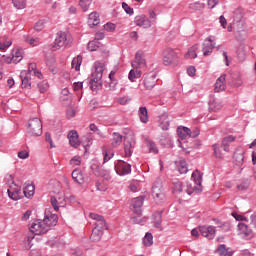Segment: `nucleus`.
<instances>
[{
	"label": "nucleus",
	"instance_id": "nucleus-1",
	"mask_svg": "<svg viewBox=\"0 0 256 256\" xmlns=\"http://www.w3.org/2000/svg\"><path fill=\"white\" fill-rule=\"evenodd\" d=\"M194 185L191 182H183L179 179H174L172 182V193L174 195H183V193H187V195H193L195 191L201 192V184L203 183V176H201V172L199 170H195L191 176Z\"/></svg>",
	"mask_w": 256,
	"mask_h": 256
},
{
	"label": "nucleus",
	"instance_id": "nucleus-2",
	"mask_svg": "<svg viewBox=\"0 0 256 256\" xmlns=\"http://www.w3.org/2000/svg\"><path fill=\"white\" fill-rule=\"evenodd\" d=\"M103 71H105V64L99 61L95 62L94 71L92 72V77L90 79V89H92V91L101 89V79H103Z\"/></svg>",
	"mask_w": 256,
	"mask_h": 256
},
{
	"label": "nucleus",
	"instance_id": "nucleus-3",
	"mask_svg": "<svg viewBox=\"0 0 256 256\" xmlns=\"http://www.w3.org/2000/svg\"><path fill=\"white\" fill-rule=\"evenodd\" d=\"M27 134L30 137H41L43 135V123L39 118H32L28 121Z\"/></svg>",
	"mask_w": 256,
	"mask_h": 256
},
{
	"label": "nucleus",
	"instance_id": "nucleus-4",
	"mask_svg": "<svg viewBox=\"0 0 256 256\" xmlns=\"http://www.w3.org/2000/svg\"><path fill=\"white\" fill-rule=\"evenodd\" d=\"M8 181H10L9 189H8V196L12 201H19L23 197V192H21V186L15 184V179L13 175H8L6 177Z\"/></svg>",
	"mask_w": 256,
	"mask_h": 256
},
{
	"label": "nucleus",
	"instance_id": "nucleus-5",
	"mask_svg": "<svg viewBox=\"0 0 256 256\" xmlns=\"http://www.w3.org/2000/svg\"><path fill=\"white\" fill-rule=\"evenodd\" d=\"M163 64L166 66L172 65L173 67L179 65V56L177 55L175 50L171 48H167L164 50Z\"/></svg>",
	"mask_w": 256,
	"mask_h": 256
},
{
	"label": "nucleus",
	"instance_id": "nucleus-6",
	"mask_svg": "<svg viewBox=\"0 0 256 256\" xmlns=\"http://www.w3.org/2000/svg\"><path fill=\"white\" fill-rule=\"evenodd\" d=\"M71 43V37L67 33L60 31L56 34L53 48L54 50L61 49V47H67Z\"/></svg>",
	"mask_w": 256,
	"mask_h": 256
},
{
	"label": "nucleus",
	"instance_id": "nucleus-7",
	"mask_svg": "<svg viewBox=\"0 0 256 256\" xmlns=\"http://www.w3.org/2000/svg\"><path fill=\"white\" fill-rule=\"evenodd\" d=\"M31 233L34 235H43L49 231V225H47L44 220H35L30 226Z\"/></svg>",
	"mask_w": 256,
	"mask_h": 256
},
{
	"label": "nucleus",
	"instance_id": "nucleus-8",
	"mask_svg": "<svg viewBox=\"0 0 256 256\" xmlns=\"http://www.w3.org/2000/svg\"><path fill=\"white\" fill-rule=\"evenodd\" d=\"M152 196L156 203H161L165 199V191L163 190V184L161 181H156L152 187Z\"/></svg>",
	"mask_w": 256,
	"mask_h": 256
},
{
	"label": "nucleus",
	"instance_id": "nucleus-9",
	"mask_svg": "<svg viewBox=\"0 0 256 256\" xmlns=\"http://www.w3.org/2000/svg\"><path fill=\"white\" fill-rule=\"evenodd\" d=\"M215 36L207 37L202 44V53L204 57H209L211 53H213V49H215Z\"/></svg>",
	"mask_w": 256,
	"mask_h": 256
},
{
	"label": "nucleus",
	"instance_id": "nucleus-10",
	"mask_svg": "<svg viewBox=\"0 0 256 256\" xmlns=\"http://www.w3.org/2000/svg\"><path fill=\"white\" fill-rule=\"evenodd\" d=\"M114 169H115L117 175H120V176L129 175V173H131V164H129L123 160H118L115 163Z\"/></svg>",
	"mask_w": 256,
	"mask_h": 256
},
{
	"label": "nucleus",
	"instance_id": "nucleus-11",
	"mask_svg": "<svg viewBox=\"0 0 256 256\" xmlns=\"http://www.w3.org/2000/svg\"><path fill=\"white\" fill-rule=\"evenodd\" d=\"M89 217L90 219H92V221H94V229H98L100 231H105V229H107V222H105V218H103V216L98 215L96 213H90Z\"/></svg>",
	"mask_w": 256,
	"mask_h": 256
},
{
	"label": "nucleus",
	"instance_id": "nucleus-12",
	"mask_svg": "<svg viewBox=\"0 0 256 256\" xmlns=\"http://www.w3.org/2000/svg\"><path fill=\"white\" fill-rule=\"evenodd\" d=\"M133 69H145L147 67V61L145 60V54L143 52H137L135 59L131 63Z\"/></svg>",
	"mask_w": 256,
	"mask_h": 256
},
{
	"label": "nucleus",
	"instance_id": "nucleus-13",
	"mask_svg": "<svg viewBox=\"0 0 256 256\" xmlns=\"http://www.w3.org/2000/svg\"><path fill=\"white\" fill-rule=\"evenodd\" d=\"M143 201V197H136L132 199L131 202V210L133 211V213H135V215H138V217H141V215H143V210L141 209V207H143Z\"/></svg>",
	"mask_w": 256,
	"mask_h": 256
},
{
	"label": "nucleus",
	"instance_id": "nucleus-14",
	"mask_svg": "<svg viewBox=\"0 0 256 256\" xmlns=\"http://www.w3.org/2000/svg\"><path fill=\"white\" fill-rule=\"evenodd\" d=\"M50 202L55 211H59V205H65V193L60 192L57 196H52Z\"/></svg>",
	"mask_w": 256,
	"mask_h": 256
},
{
	"label": "nucleus",
	"instance_id": "nucleus-15",
	"mask_svg": "<svg viewBox=\"0 0 256 256\" xmlns=\"http://www.w3.org/2000/svg\"><path fill=\"white\" fill-rule=\"evenodd\" d=\"M199 231L202 237H206V239H215V226H201Z\"/></svg>",
	"mask_w": 256,
	"mask_h": 256
},
{
	"label": "nucleus",
	"instance_id": "nucleus-16",
	"mask_svg": "<svg viewBox=\"0 0 256 256\" xmlns=\"http://www.w3.org/2000/svg\"><path fill=\"white\" fill-rule=\"evenodd\" d=\"M134 23L138 27H143V29H149L151 27V20L145 15H138L134 18Z\"/></svg>",
	"mask_w": 256,
	"mask_h": 256
},
{
	"label": "nucleus",
	"instance_id": "nucleus-17",
	"mask_svg": "<svg viewBox=\"0 0 256 256\" xmlns=\"http://www.w3.org/2000/svg\"><path fill=\"white\" fill-rule=\"evenodd\" d=\"M20 61H23V50L16 48L12 50V57L7 58V63H20Z\"/></svg>",
	"mask_w": 256,
	"mask_h": 256
},
{
	"label": "nucleus",
	"instance_id": "nucleus-18",
	"mask_svg": "<svg viewBox=\"0 0 256 256\" xmlns=\"http://www.w3.org/2000/svg\"><path fill=\"white\" fill-rule=\"evenodd\" d=\"M157 85V75L155 74H148L144 79V87L148 91H151L153 87Z\"/></svg>",
	"mask_w": 256,
	"mask_h": 256
},
{
	"label": "nucleus",
	"instance_id": "nucleus-19",
	"mask_svg": "<svg viewBox=\"0 0 256 256\" xmlns=\"http://www.w3.org/2000/svg\"><path fill=\"white\" fill-rule=\"evenodd\" d=\"M68 139L71 147H74L75 149L81 145V142H79V134L76 130H72L68 133Z\"/></svg>",
	"mask_w": 256,
	"mask_h": 256
},
{
	"label": "nucleus",
	"instance_id": "nucleus-20",
	"mask_svg": "<svg viewBox=\"0 0 256 256\" xmlns=\"http://www.w3.org/2000/svg\"><path fill=\"white\" fill-rule=\"evenodd\" d=\"M20 78L22 81V88L29 89L31 87V73H27V70L20 72Z\"/></svg>",
	"mask_w": 256,
	"mask_h": 256
},
{
	"label": "nucleus",
	"instance_id": "nucleus-21",
	"mask_svg": "<svg viewBox=\"0 0 256 256\" xmlns=\"http://www.w3.org/2000/svg\"><path fill=\"white\" fill-rule=\"evenodd\" d=\"M43 221L48 225V229H51V227H55V225H57L59 217H57L56 214L48 213L45 215Z\"/></svg>",
	"mask_w": 256,
	"mask_h": 256
},
{
	"label": "nucleus",
	"instance_id": "nucleus-22",
	"mask_svg": "<svg viewBox=\"0 0 256 256\" xmlns=\"http://www.w3.org/2000/svg\"><path fill=\"white\" fill-rule=\"evenodd\" d=\"M238 235H242L243 237H250L253 235V230L249 229V226L243 222H239L238 225Z\"/></svg>",
	"mask_w": 256,
	"mask_h": 256
},
{
	"label": "nucleus",
	"instance_id": "nucleus-23",
	"mask_svg": "<svg viewBox=\"0 0 256 256\" xmlns=\"http://www.w3.org/2000/svg\"><path fill=\"white\" fill-rule=\"evenodd\" d=\"M221 109H223V104L215 100V98L208 102V110L210 111V113H217L221 111Z\"/></svg>",
	"mask_w": 256,
	"mask_h": 256
},
{
	"label": "nucleus",
	"instance_id": "nucleus-24",
	"mask_svg": "<svg viewBox=\"0 0 256 256\" xmlns=\"http://www.w3.org/2000/svg\"><path fill=\"white\" fill-rule=\"evenodd\" d=\"M225 74H222L219 78H217L216 82H215V87H214V91L215 93H221V91H225Z\"/></svg>",
	"mask_w": 256,
	"mask_h": 256
},
{
	"label": "nucleus",
	"instance_id": "nucleus-25",
	"mask_svg": "<svg viewBox=\"0 0 256 256\" xmlns=\"http://www.w3.org/2000/svg\"><path fill=\"white\" fill-rule=\"evenodd\" d=\"M135 147V141L133 140V138H131L130 140H126L124 143V153H125V157H131V155H133V149Z\"/></svg>",
	"mask_w": 256,
	"mask_h": 256
},
{
	"label": "nucleus",
	"instance_id": "nucleus-26",
	"mask_svg": "<svg viewBox=\"0 0 256 256\" xmlns=\"http://www.w3.org/2000/svg\"><path fill=\"white\" fill-rule=\"evenodd\" d=\"M101 23V20L99 19V13L92 12L88 16V25L89 27H95L96 25H99Z\"/></svg>",
	"mask_w": 256,
	"mask_h": 256
},
{
	"label": "nucleus",
	"instance_id": "nucleus-27",
	"mask_svg": "<svg viewBox=\"0 0 256 256\" xmlns=\"http://www.w3.org/2000/svg\"><path fill=\"white\" fill-rule=\"evenodd\" d=\"M138 117L141 123H149V113L147 112V107H140L138 111Z\"/></svg>",
	"mask_w": 256,
	"mask_h": 256
},
{
	"label": "nucleus",
	"instance_id": "nucleus-28",
	"mask_svg": "<svg viewBox=\"0 0 256 256\" xmlns=\"http://www.w3.org/2000/svg\"><path fill=\"white\" fill-rule=\"evenodd\" d=\"M177 134L180 139H187V137H189V135L191 134V129L185 126H179L177 128Z\"/></svg>",
	"mask_w": 256,
	"mask_h": 256
},
{
	"label": "nucleus",
	"instance_id": "nucleus-29",
	"mask_svg": "<svg viewBox=\"0 0 256 256\" xmlns=\"http://www.w3.org/2000/svg\"><path fill=\"white\" fill-rule=\"evenodd\" d=\"M197 51H199V45L195 44L189 48L188 52L184 55L185 59H197Z\"/></svg>",
	"mask_w": 256,
	"mask_h": 256
},
{
	"label": "nucleus",
	"instance_id": "nucleus-30",
	"mask_svg": "<svg viewBox=\"0 0 256 256\" xmlns=\"http://www.w3.org/2000/svg\"><path fill=\"white\" fill-rule=\"evenodd\" d=\"M162 215H163V212H155L153 214L154 227H156V229H160V231H163V228L161 227Z\"/></svg>",
	"mask_w": 256,
	"mask_h": 256
},
{
	"label": "nucleus",
	"instance_id": "nucleus-31",
	"mask_svg": "<svg viewBox=\"0 0 256 256\" xmlns=\"http://www.w3.org/2000/svg\"><path fill=\"white\" fill-rule=\"evenodd\" d=\"M142 71L141 69L137 68H133L132 70H130L129 74H128V79L132 82H135L136 79H141V75H142Z\"/></svg>",
	"mask_w": 256,
	"mask_h": 256
},
{
	"label": "nucleus",
	"instance_id": "nucleus-32",
	"mask_svg": "<svg viewBox=\"0 0 256 256\" xmlns=\"http://www.w3.org/2000/svg\"><path fill=\"white\" fill-rule=\"evenodd\" d=\"M123 143V136L117 132L112 134V147H119V145Z\"/></svg>",
	"mask_w": 256,
	"mask_h": 256
},
{
	"label": "nucleus",
	"instance_id": "nucleus-33",
	"mask_svg": "<svg viewBox=\"0 0 256 256\" xmlns=\"http://www.w3.org/2000/svg\"><path fill=\"white\" fill-rule=\"evenodd\" d=\"M101 237H103V230L94 228L90 236L91 241H94L95 243H97V241H101Z\"/></svg>",
	"mask_w": 256,
	"mask_h": 256
},
{
	"label": "nucleus",
	"instance_id": "nucleus-34",
	"mask_svg": "<svg viewBox=\"0 0 256 256\" xmlns=\"http://www.w3.org/2000/svg\"><path fill=\"white\" fill-rule=\"evenodd\" d=\"M233 141H235V136H233V135L227 136L222 140V147H223L224 151H226L228 153L229 145H231V143H233Z\"/></svg>",
	"mask_w": 256,
	"mask_h": 256
},
{
	"label": "nucleus",
	"instance_id": "nucleus-35",
	"mask_svg": "<svg viewBox=\"0 0 256 256\" xmlns=\"http://www.w3.org/2000/svg\"><path fill=\"white\" fill-rule=\"evenodd\" d=\"M72 179H73V181H75V183H78V185H82V183H83V174H81V171L79 169L73 170Z\"/></svg>",
	"mask_w": 256,
	"mask_h": 256
},
{
	"label": "nucleus",
	"instance_id": "nucleus-36",
	"mask_svg": "<svg viewBox=\"0 0 256 256\" xmlns=\"http://www.w3.org/2000/svg\"><path fill=\"white\" fill-rule=\"evenodd\" d=\"M81 63H83V57L81 55H78L77 57L73 58L71 63L72 69H75V71H80Z\"/></svg>",
	"mask_w": 256,
	"mask_h": 256
},
{
	"label": "nucleus",
	"instance_id": "nucleus-37",
	"mask_svg": "<svg viewBox=\"0 0 256 256\" xmlns=\"http://www.w3.org/2000/svg\"><path fill=\"white\" fill-rule=\"evenodd\" d=\"M11 45H13V42L11 40H7V37L4 36L0 39V51H7Z\"/></svg>",
	"mask_w": 256,
	"mask_h": 256
},
{
	"label": "nucleus",
	"instance_id": "nucleus-38",
	"mask_svg": "<svg viewBox=\"0 0 256 256\" xmlns=\"http://www.w3.org/2000/svg\"><path fill=\"white\" fill-rule=\"evenodd\" d=\"M146 147L149 149V153H154L157 155L159 153V148H157V144L152 140H146Z\"/></svg>",
	"mask_w": 256,
	"mask_h": 256
},
{
	"label": "nucleus",
	"instance_id": "nucleus-39",
	"mask_svg": "<svg viewBox=\"0 0 256 256\" xmlns=\"http://www.w3.org/2000/svg\"><path fill=\"white\" fill-rule=\"evenodd\" d=\"M189 9L192 11H203V9H205V3H201L199 1L193 2L189 5Z\"/></svg>",
	"mask_w": 256,
	"mask_h": 256
},
{
	"label": "nucleus",
	"instance_id": "nucleus-40",
	"mask_svg": "<svg viewBox=\"0 0 256 256\" xmlns=\"http://www.w3.org/2000/svg\"><path fill=\"white\" fill-rule=\"evenodd\" d=\"M23 193L25 197H27V199H29L30 197H33V195H35V186L28 185L24 187Z\"/></svg>",
	"mask_w": 256,
	"mask_h": 256
},
{
	"label": "nucleus",
	"instance_id": "nucleus-41",
	"mask_svg": "<svg viewBox=\"0 0 256 256\" xmlns=\"http://www.w3.org/2000/svg\"><path fill=\"white\" fill-rule=\"evenodd\" d=\"M143 244L145 247H151L153 245V234L147 232L143 238Z\"/></svg>",
	"mask_w": 256,
	"mask_h": 256
},
{
	"label": "nucleus",
	"instance_id": "nucleus-42",
	"mask_svg": "<svg viewBox=\"0 0 256 256\" xmlns=\"http://www.w3.org/2000/svg\"><path fill=\"white\" fill-rule=\"evenodd\" d=\"M178 171L181 175H185L189 171V167L187 166V162L185 160H180Z\"/></svg>",
	"mask_w": 256,
	"mask_h": 256
},
{
	"label": "nucleus",
	"instance_id": "nucleus-43",
	"mask_svg": "<svg viewBox=\"0 0 256 256\" xmlns=\"http://www.w3.org/2000/svg\"><path fill=\"white\" fill-rule=\"evenodd\" d=\"M15 9H25L27 7V0H12Z\"/></svg>",
	"mask_w": 256,
	"mask_h": 256
},
{
	"label": "nucleus",
	"instance_id": "nucleus-44",
	"mask_svg": "<svg viewBox=\"0 0 256 256\" xmlns=\"http://www.w3.org/2000/svg\"><path fill=\"white\" fill-rule=\"evenodd\" d=\"M169 118L167 116H162L161 117V123H160V127L162 131H168L169 130Z\"/></svg>",
	"mask_w": 256,
	"mask_h": 256
},
{
	"label": "nucleus",
	"instance_id": "nucleus-45",
	"mask_svg": "<svg viewBox=\"0 0 256 256\" xmlns=\"http://www.w3.org/2000/svg\"><path fill=\"white\" fill-rule=\"evenodd\" d=\"M101 47V43L97 40H92L88 43V50L97 51Z\"/></svg>",
	"mask_w": 256,
	"mask_h": 256
},
{
	"label": "nucleus",
	"instance_id": "nucleus-46",
	"mask_svg": "<svg viewBox=\"0 0 256 256\" xmlns=\"http://www.w3.org/2000/svg\"><path fill=\"white\" fill-rule=\"evenodd\" d=\"M234 161H235L236 165H238V167H240V165H243V161H245V156L243 155V153H235Z\"/></svg>",
	"mask_w": 256,
	"mask_h": 256
},
{
	"label": "nucleus",
	"instance_id": "nucleus-47",
	"mask_svg": "<svg viewBox=\"0 0 256 256\" xmlns=\"http://www.w3.org/2000/svg\"><path fill=\"white\" fill-rule=\"evenodd\" d=\"M131 219L135 225H145V223H147V218H145V217L141 218V216H139V215H136V216L132 217Z\"/></svg>",
	"mask_w": 256,
	"mask_h": 256
},
{
	"label": "nucleus",
	"instance_id": "nucleus-48",
	"mask_svg": "<svg viewBox=\"0 0 256 256\" xmlns=\"http://www.w3.org/2000/svg\"><path fill=\"white\" fill-rule=\"evenodd\" d=\"M24 41L26 43H29V45H32V47H37L39 45V38H31L29 36H24Z\"/></svg>",
	"mask_w": 256,
	"mask_h": 256
},
{
	"label": "nucleus",
	"instance_id": "nucleus-49",
	"mask_svg": "<svg viewBox=\"0 0 256 256\" xmlns=\"http://www.w3.org/2000/svg\"><path fill=\"white\" fill-rule=\"evenodd\" d=\"M103 155H104V163H107V161H111V159H113L115 153L113 152V150H104Z\"/></svg>",
	"mask_w": 256,
	"mask_h": 256
},
{
	"label": "nucleus",
	"instance_id": "nucleus-50",
	"mask_svg": "<svg viewBox=\"0 0 256 256\" xmlns=\"http://www.w3.org/2000/svg\"><path fill=\"white\" fill-rule=\"evenodd\" d=\"M92 0H80L79 5L83 11H89V7H91Z\"/></svg>",
	"mask_w": 256,
	"mask_h": 256
},
{
	"label": "nucleus",
	"instance_id": "nucleus-51",
	"mask_svg": "<svg viewBox=\"0 0 256 256\" xmlns=\"http://www.w3.org/2000/svg\"><path fill=\"white\" fill-rule=\"evenodd\" d=\"M99 175L100 177H103L105 181H110L111 179V172L109 170L100 169Z\"/></svg>",
	"mask_w": 256,
	"mask_h": 256
},
{
	"label": "nucleus",
	"instance_id": "nucleus-52",
	"mask_svg": "<svg viewBox=\"0 0 256 256\" xmlns=\"http://www.w3.org/2000/svg\"><path fill=\"white\" fill-rule=\"evenodd\" d=\"M122 9L127 13V15H133L134 13L133 8H131V6L126 2H122Z\"/></svg>",
	"mask_w": 256,
	"mask_h": 256
},
{
	"label": "nucleus",
	"instance_id": "nucleus-53",
	"mask_svg": "<svg viewBox=\"0 0 256 256\" xmlns=\"http://www.w3.org/2000/svg\"><path fill=\"white\" fill-rule=\"evenodd\" d=\"M70 165H73V167H79V165H81V157L80 156H74L70 160Z\"/></svg>",
	"mask_w": 256,
	"mask_h": 256
},
{
	"label": "nucleus",
	"instance_id": "nucleus-54",
	"mask_svg": "<svg viewBox=\"0 0 256 256\" xmlns=\"http://www.w3.org/2000/svg\"><path fill=\"white\" fill-rule=\"evenodd\" d=\"M105 31H108L110 33H113L115 29H117V26L114 23L108 22L104 25Z\"/></svg>",
	"mask_w": 256,
	"mask_h": 256
},
{
	"label": "nucleus",
	"instance_id": "nucleus-55",
	"mask_svg": "<svg viewBox=\"0 0 256 256\" xmlns=\"http://www.w3.org/2000/svg\"><path fill=\"white\" fill-rule=\"evenodd\" d=\"M233 85L235 87H241V85H243V79L241 78V75L238 74L233 78Z\"/></svg>",
	"mask_w": 256,
	"mask_h": 256
},
{
	"label": "nucleus",
	"instance_id": "nucleus-56",
	"mask_svg": "<svg viewBox=\"0 0 256 256\" xmlns=\"http://www.w3.org/2000/svg\"><path fill=\"white\" fill-rule=\"evenodd\" d=\"M38 89H39L40 93H45L47 91V89H49V85L45 81L40 82V83H38Z\"/></svg>",
	"mask_w": 256,
	"mask_h": 256
},
{
	"label": "nucleus",
	"instance_id": "nucleus-57",
	"mask_svg": "<svg viewBox=\"0 0 256 256\" xmlns=\"http://www.w3.org/2000/svg\"><path fill=\"white\" fill-rule=\"evenodd\" d=\"M35 31H43L45 29V20H39L35 26H34Z\"/></svg>",
	"mask_w": 256,
	"mask_h": 256
},
{
	"label": "nucleus",
	"instance_id": "nucleus-58",
	"mask_svg": "<svg viewBox=\"0 0 256 256\" xmlns=\"http://www.w3.org/2000/svg\"><path fill=\"white\" fill-rule=\"evenodd\" d=\"M131 102V98H129V96H123L118 98V103L120 105H128V103Z\"/></svg>",
	"mask_w": 256,
	"mask_h": 256
},
{
	"label": "nucleus",
	"instance_id": "nucleus-59",
	"mask_svg": "<svg viewBox=\"0 0 256 256\" xmlns=\"http://www.w3.org/2000/svg\"><path fill=\"white\" fill-rule=\"evenodd\" d=\"M201 131L199 130V128H193L192 130H190V134L189 137H192L195 139V137H199Z\"/></svg>",
	"mask_w": 256,
	"mask_h": 256
},
{
	"label": "nucleus",
	"instance_id": "nucleus-60",
	"mask_svg": "<svg viewBox=\"0 0 256 256\" xmlns=\"http://www.w3.org/2000/svg\"><path fill=\"white\" fill-rule=\"evenodd\" d=\"M232 217H234V219H236V221H248L247 217H245L241 214H237L235 212L232 213Z\"/></svg>",
	"mask_w": 256,
	"mask_h": 256
},
{
	"label": "nucleus",
	"instance_id": "nucleus-61",
	"mask_svg": "<svg viewBox=\"0 0 256 256\" xmlns=\"http://www.w3.org/2000/svg\"><path fill=\"white\" fill-rule=\"evenodd\" d=\"M238 191H247L249 189V182H243L237 186Z\"/></svg>",
	"mask_w": 256,
	"mask_h": 256
},
{
	"label": "nucleus",
	"instance_id": "nucleus-62",
	"mask_svg": "<svg viewBox=\"0 0 256 256\" xmlns=\"http://www.w3.org/2000/svg\"><path fill=\"white\" fill-rule=\"evenodd\" d=\"M90 131H92L93 133H97V135H102L101 134V130H99V128L97 127V125H95L94 123L90 124L89 126Z\"/></svg>",
	"mask_w": 256,
	"mask_h": 256
},
{
	"label": "nucleus",
	"instance_id": "nucleus-63",
	"mask_svg": "<svg viewBox=\"0 0 256 256\" xmlns=\"http://www.w3.org/2000/svg\"><path fill=\"white\" fill-rule=\"evenodd\" d=\"M207 5L210 9H215L219 5V0H207Z\"/></svg>",
	"mask_w": 256,
	"mask_h": 256
},
{
	"label": "nucleus",
	"instance_id": "nucleus-64",
	"mask_svg": "<svg viewBox=\"0 0 256 256\" xmlns=\"http://www.w3.org/2000/svg\"><path fill=\"white\" fill-rule=\"evenodd\" d=\"M250 225H252V227L254 229H256V212H254L251 216H250Z\"/></svg>",
	"mask_w": 256,
	"mask_h": 256
}]
</instances>
